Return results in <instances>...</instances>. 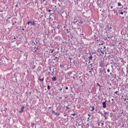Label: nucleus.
<instances>
[{"mask_svg":"<svg viewBox=\"0 0 128 128\" xmlns=\"http://www.w3.org/2000/svg\"><path fill=\"white\" fill-rule=\"evenodd\" d=\"M113 11L114 14H118V13L116 12V10H113Z\"/></svg>","mask_w":128,"mask_h":128,"instance_id":"nucleus-18","label":"nucleus"},{"mask_svg":"<svg viewBox=\"0 0 128 128\" xmlns=\"http://www.w3.org/2000/svg\"><path fill=\"white\" fill-rule=\"evenodd\" d=\"M52 114H54V116H60V113L56 112H54V110H52Z\"/></svg>","mask_w":128,"mask_h":128,"instance_id":"nucleus-3","label":"nucleus"},{"mask_svg":"<svg viewBox=\"0 0 128 128\" xmlns=\"http://www.w3.org/2000/svg\"><path fill=\"white\" fill-rule=\"evenodd\" d=\"M54 60H56V59H54Z\"/></svg>","mask_w":128,"mask_h":128,"instance_id":"nucleus-42","label":"nucleus"},{"mask_svg":"<svg viewBox=\"0 0 128 128\" xmlns=\"http://www.w3.org/2000/svg\"><path fill=\"white\" fill-rule=\"evenodd\" d=\"M110 74L111 75V76H112V73H110Z\"/></svg>","mask_w":128,"mask_h":128,"instance_id":"nucleus-32","label":"nucleus"},{"mask_svg":"<svg viewBox=\"0 0 128 128\" xmlns=\"http://www.w3.org/2000/svg\"><path fill=\"white\" fill-rule=\"evenodd\" d=\"M46 10H47V12H52V10H48V9H46Z\"/></svg>","mask_w":128,"mask_h":128,"instance_id":"nucleus-11","label":"nucleus"},{"mask_svg":"<svg viewBox=\"0 0 128 128\" xmlns=\"http://www.w3.org/2000/svg\"><path fill=\"white\" fill-rule=\"evenodd\" d=\"M44 4H45V6H47L48 5V4H46V3H45Z\"/></svg>","mask_w":128,"mask_h":128,"instance_id":"nucleus-31","label":"nucleus"},{"mask_svg":"<svg viewBox=\"0 0 128 128\" xmlns=\"http://www.w3.org/2000/svg\"><path fill=\"white\" fill-rule=\"evenodd\" d=\"M52 80L53 82H56V77L54 76L53 78H52Z\"/></svg>","mask_w":128,"mask_h":128,"instance_id":"nucleus-5","label":"nucleus"},{"mask_svg":"<svg viewBox=\"0 0 128 128\" xmlns=\"http://www.w3.org/2000/svg\"><path fill=\"white\" fill-rule=\"evenodd\" d=\"M72 116H76V113H74L73 114H72Z\"/></svg>","mask_w":128,"mask_h":128,"instance_id":"nucleus-15","label":"nucleus"},{"mask_svg":"<svg viewBox=\"0 0 128 128\" xmlns=\"http://www.w3.org/2000/svg\"><path fill=\"white\" fill-rule=\"evenodd\" d=\"M44 79V78H39L40 82H43Z\"/></svg>","mask_w":128,"mask_h":128,"instance_id":"nucleus-8","label":"nucleus"},{"mask_svg":"<svg viewBox=\"0 0 128 128\" xmlns=\"http://www.w3.org/2000/svg\"><path fill=\"white\" fill-rule=\"evenodd\" d=\"M50 70H52V68L50 67Z\"/></svg>","mask_w":128,"mask_h":128,"instance_id":"nucleus-30","label":"nucleus"},{"mask_svg":"<svg viewBox=\"0 0 128 128\" xmlns=\"http://www.w3.org/2000/svg\"><path fill=\"white\" fill-rule=\"evenodd\" d=\"M89 60H92V56L91 55L90 56H89L88 58Z\"/></svg>","mask_w":128,"mask_h":128,"instance_id":"nucleus-7","label":"nucleus"},{"mask_svg":"<svg viewBox=\"0 0 128 128\" xmlns=\"http://www.w3.org/2000/svg\"><path fill=\"white\" fill-rule=\"evenodd\" d=\"M120 14H124V12H121L119 13Z\"/></svg>","mask_w":128,"mask_h":128,"instance_id":"nucleus-23","label":"nucleus"},{"mask_svg":"<svg viewBox=\"0 0 128 128\" xmlns=\"http://www.w3.org/2000/svg\"><path fill=\"white\" fill-rule=\"evenodd\" d=\"M89 72H92V71H89Z\"/></svg>","mask_w":128,"mask_h":128,"instance_id":"nucleus-37","label":"nucleus"},{"mask_svg":"<svg viewBox=\"0 0 128 128\" xmlns=\"http://www.w3.org/2000/svg\"><path fill=\"white\" fill-rule=\"evenodd\" d=\"M100 50H101L98 49V50H97L98 52H100Z\"/></svg>","mask_w":128,"mask_h":128,"instance_id":"nucleus-16","label":"nucleus"},{"mask_svg":"<svg viewBox=\"0 0 128 128\" xmlns=\"http://www.w3.org/2000/svg\"><path fill=\"white\" fill-rule=\"evenodd\" d=\"M107 72H110V68H108L107 70Z\"/></svg>","mask_w":128,"mask_h":128,"instance_id":"nucleus-19","label":"nucleus"},{"mask_svg":"<svg viewBox=\"0 0 128 128\" xmlns=\"http://www.w3.org/2000/svg\"><path fill=\"white\" fill-rule=\"evenodd\" d=\"M69 60H70V62H72V58H69Z\"/></svg>","mask_w":128,"mask_h":128,"instance_id":"nucleus-29","label":"nucleus"},{"mask_svg":"<svg viewBox=\"0 0 128 128\" xmlns=\"http://www.w3.org/2000/svg\"><path fill=\"white\" fill-rule=\"evenodd\" d=\"M121 114H124V112H121Z\"/></svg>","mask_w":128,"mask_h":128,"instance_id":"nucleus-41","label":"nucleus"},{"mask_svg":"<svg viewBox=\"0 0 128 128\" xmlns=\"http://www.w3.org/2000/svg\"><path fill=\"white\" fill-rule=\"evenodd\" d=\"M110 8H112V6H110Z\"/></svg>","mask_w":128,"mask_h":128,"instance_id":"nucleus-33","label":"nucleus"},{"mask_svg":"<svg viewBox=\"0 0 128 128\" xmlns=\"http://www.w3.org/2000/svg\"><path fill=\"white\" fill-rule=\"evenodd\" d=\"M66 31H67L68 34V29H66Z\"/></svg>","mask_w":128,"mask_h":128,"instance_id":"nucleus-26","label":"nucleus"},{"mask_svg":"<svg viewBox=\"0 0 128 128\" xmlns=\"http://www.w3.org/2000/svg\"><path fill=\"white\" fill-rule=\"evenodd\" d=\"M118 6H122V4L120 2H118Z\"/></svg>","mask_w":128,"mask_h":128,"instance_id":"nucleus-10","label":"nucleus"},{"mask_svg":"<svg viewBox=\"0 0 128 128\" xmlns=\"http://www.w3.org/2000/svg\"><path fill=\"white\" fill-rule=\"evenodd\" d=\"M48 90H50V86H48Z\"/></svg>","mask_w":128,"mask_h":128,"instance_id":"nucleus-17","label":"nucleus"},{"mask_svg":"<svg viewBox=\"0 0 128 128\" xmlns=\"http://www.w3.org/2000/svg\"><path fill=\"white\" fill-rule=\"evenodd\" d=\"M80 24H84V22H83L82 21V22H80Z\"/></svg>","mask_w":128,"mask_h":128,"instance_id":"nucleus-25","label":"nucleus"},{"mask_svg":"<svg viewBox=\"0 0 128 128\" xmlns=\"http://www.w3.org/2000/svg\"><path fill=\"white\" fill-rule=\"evenodd\" d=\"M103 44H99V46H102Z\"/></svg>","mask_w":128,"mask_h":128,"instance_id":"nucleus-28","label":"nucleus"},{"mask_svg":"<svg viewBox=\"0 0 128 128\" xmlns=\"http://www.w3.org/2000/svg\"><path fill=\"white\" fill-rule=\"evenodd\" d=\"M118 91L115 92H114L115 94H118Z\"/></svg>","mask_w":128,"mask_h":128,"instance_id":"nucleus-14","label":"nucleus"},{"mask_svg":"<svg viewBox=\"0 0 128 128\" xmlns=\"http://www.w3.org/2000/svg\"><path fill=\"white\" fill-rule=\"evenodd\" d=\"M102 106L104 108H106V100L102 102Z\"/></svg>","mask_w":128,"mask_h":128,"instance_id":"nucleus-2","label":"nucleus"},{"mask_svg":"<svg viewBox=\"0 0 128 128\" xmlns=\"http://www.w3.org/2000/svg\"><path fill=\"white\" fill-rule=\"evenodd\" d=\"M22 30H24V28H22Z\"/></svg>","mask_w":128,"mask_h":128,"instance_id":"nucleus-36","label":"nucleus"},{"mask_svg":"<svg viewBox=\"0 0 128 128\" xmlns=\"http://www.w3.org/2000/svg\"><path fill=\"white\" fill-rule=\"evenodd\" d=\"M24 106H23L21 108V109H20V113L22 112H24Z\"/></svg>","mask_w":128,"mask_h":128,"instance_id":"nucleus-4","label":"nucleus"},{"mask_svg":"<svg viewBox=\"0 0 128 128\" xmlns=\"http://www.w3.org/2000/svg\"><path fill=\"white\" fill-rule=\"evenodd\" d=\"M100 52L102 54H100V56H103V54H104V52L102 50H100Z\"/></svg>","mask_w":128,"mask_h":128,"instance_id":"nucleus-6","label":"nucleus"},{"mask_svg":"<svg viewBox=\"0 0 128 128\" xmlns=\"http://www.w3.org/2000/svg\"><path fill=\"white\" fill-rule=\"evenodd\" d=\"M91 108H92L91 111L94 110V106H91Z\"/></svg>","mask_w":128,"mask_h":128,"instance_id":"nucleus-9","label":"nucleus"},{"mask_svg":"<svg viewBox=\"0 0 128 128\" xmlns=\"http://www.w3.org/2000/svg\"><path fill=\"white\" fill-rule=\"evenodd\" d=\"M102 126H104V124H103V123H102Z\"/></svg>","mask_w":128,"mask_h":128,"instance_id":"nucleus-39","label":"nucleus"},{"mask_svg":"<svg viewBox=\"0 0 128 128\" xmlns=\"http://www.w3.org/2000/svg\"><path fill=\"white\" fill-rule=\"evenodd\" d=\"M106 48V46H104V48Z\"/></svg>","mask_w":128,"mask_h":128,"instance_id":"nucleus-34","label":"nucleus"},{"mask_svg":"<svg viewBox=\"0 0 128 128\" xmlns=\"http://www.w3.org/2000/svg\"><path fill=\"white\" fill-rule=\"evenodd\" d=\"M108 30H112V27H110V28H108Z\"/></svg>","mask_w":128,"mask_h":128,"instance_id":"nucleus-24","label":"nucleus"},{"mask_svg":"<svg viewBox=\"0 0 128 128\" xmlns=\"http://www.w3.org/2000/svg\"><path fill=\"white\" fill-rule=\"evenodd\" d=\"M66 90H68V87H66Z\"/></svg>","mask_w":128,"mask_h":128,"instance_id":"nucleus-27","label":"nucleus"},{"mask_svg":"<svg viewBox=\"0 0 128 128\" xmlns=\"http://www.w3.org/2000/svg\"><path fill=\"white\" fill-rule=\"evenodd\" d=\"M55 58H56V59L58 58V57H55Z\"/></svg>","mask_w":128,"mask_h":128,"instance_id":"nucleus-35","label":"nucleus"},{"mask_svg":"<svg viewBox=\"0 0 128 128\" xmlns=\"http://www.w3.org/2000/svg\"><path fill=\"white\" fill-rule=\"evenodd\" d=\"M31 126H34V123H31Z\"/></svg>","mask_w":128,"mask_h":128,"instance_id":"nucleus-20","label":"nucleus"},{"mask_svg":"<svg viewBox=\"0 0 128 128\" xmlns=\"http://www.w3.org/2000/svg\"><path fill=\"white\" fill-rule=\"evenodd\" d=\"M91 70H94V68H91Z\"/></svg>","mask_w":128,"mask_h":128,"instance_id":"nucleus-40","label":"nucleus"},{"mask_svg":"<svg viewBox=\"0 0 128 128\" xmlns=\"http://www.w3.org/2000/svg\"><path fill=\"white\" fill-rule=\"evenodd\" d=\"M31 24L32 26H36V23L34 22V21H28L27 22V24L28 26H30V24Z\"/></svg>","mask_w":128,"mask_h":128,"instance_id":"nucleus-1","label":"nucleus"},{"mask_svg":"<svg viewBox=\"0 0 128 128\" xmlns=\"http://www.w3.org/2000/svg\"><path fill=\"white\" fill-rule=\"evenodd\" d=\"M54 52V50H52V51H51V54H52V52Z\"/></svg>","mask_w":128,"mask_h":128,"instance_id":"nucleus-21","label":"nucleus"},{"mask_svg":"<svg viewBox=\"0 0 128 128\" xmlns=\"http://www.w3.org/2000/svg\"><path fill=\"white\" fill-rule=\"evenodd\" d=\"M32 46H36V42H32Z\"/></svg>","mask_w":128,"mask_h":128,"instance_id":"nucleus-12","label":"nucleus"},{"mask_svg":"<svg viewBox=\"0 0 128 128\" xmlns=\"http://www.w3.org/2000/svg\"><path fill=\"white\" fill-rule=\"evenodd\" d=\"M96 84L98 86H99L100 88V84L98 83H97Z\"/></svg>","mask_w":128,"mask_h":128,"instance_id":"nucleus-13","label":"nucleus"},{"mask_svg":"<svg viewBox=\"0 0 128 128\" xmlns=\"http://www.w3.org/2000/svg\"><path fill=\"white\" fill-rule=\"evenodd\" d=\"M49 108H52V107H49Z\"/></svg>","mask_w":128,"mask_h":128,"instance_id":"nucleus-38","label":"nucleus"},{"mask_svg":"<svg viewBox=\"0 0 128 128\" xmlns=\"http://www.w3.org/2000/svg\"><path fill=\"white\" fill-rule=\"evenodd\" d=\"M66 110H70V108L68 107V106H66Z\"/></svg>","mask_w":128,"mask_h":128,"instance_id":"nucleus-22","label":"nucleus"}]
</instances>
